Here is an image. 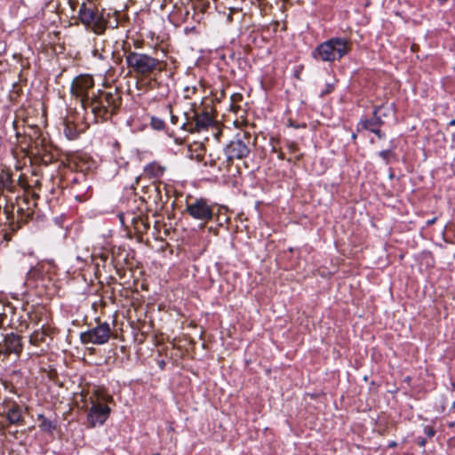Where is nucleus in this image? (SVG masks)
Returning <instances> with one entry per match:
<instances>
[{"instance_id": "1", "label": "nucleus", "mask_w": 455, "mask_h": 455, "mask_svg": "<svg viewBox=\"0 0 455 455\" xmlns=\"http://www.w3.org/2000/svg\"><path fill=\"white\" fill-rule=\"evenodd\" d=\"M89 401L91 407L87 414L88 424L91 427L103 425L111 412V409L107 403L113 402V396L102 388H96Z\"/></svg>"}, {"instance_id": "2", "label": "nucleus", "mask_w": 455, "mask_h": 455, "mask_svg": "<svg viewBox=\"0 0 455 455\" xmlns=\"http://www.w3.org/2000/svg\"><path fill=\"white\" fill-rule=\"evenodd\" d=\"M125 61L133 73L141 76L161 73L165 69L164 61L142 52H129Z\"/></svg>"}, {"instance_id": "3", "label": "nucleus", "mask_w": 455, "mask_h": 455, "mask_svg": "<svg viewBox=\"0 0 455 455\" xmlns=\"http://www.w3.org/2000/svg\"><path fill=\"white\" fill-rule=\"evenodd\" d=\"M89 108L96 118L107 119L113 115L121 105V96L116 90L109 92L98 91L88 101Z\"/></svg>"}, {"instance_id": "4", "label": "nucleus", "mask_w": 455, "mask_h": 455, "mask_svg": "<svg viewBox=\"0 0 455 455\" xmlns=\"http://www.w3.org/2000/svg\"><path fill=\"white\" fill-rule=\"evenodd\" d=\"M350 51V43L342 37H331L320 44L313 52L312 57L323 62L339 60Z\"/></svg>"}, {"instance_id": "5", "label": "nucleus", "mask_w": 455, "mask_h": 455, "mask_svg": "<svg viewBox=\"0 0 455 455\" xmlns=\"http://www.w3.org/2000/svg\"><path fill=\"white\" fill-rule=\"evenodd\" d=\"M94 87V80L91 75L84 74L76 76L70 86L72 96L79 100L83 108L87 110L89 101L92 97L89 96V91Z\"/></svg>"}, {"instance_id": "6", "label": "nucleus", "mask_w": 455, "mask_h": 455, "mask_svg": "<svg viewBox=\"0 0 455 455\" xmlns=\"http://www.w3.org/2000/svg\"><path fill=\"white\" fill-rule=\"evenodd\" d=\"M186 212L192 219L200 221L203 227L213 218V207L202 197L187 200Z\"/></svg>"}, {"instance_id": "7", "label": "nucleus", "mask_w": 455, "mask_h": 455, "mask_svg": "<svg viewBox=\"0 0 455 455\" xmlns=\"http://www.w3.org/2000/svg\"><path fill=\"white\" fill-rule=\"evenodd\" d=\"M111 335L112 331L109 323L99 322L95 327L81 332L80 340L84 345L92 344L100 346L108 343Z\"/></svg>"}, {"instance_id": "8", "label": "nucleus", "mask_w": 455, "mask_h": 455, "mask_svg": "<svg viewBox=\"0 0 455 455\" xmlns=\"http://www.w3.org/2000/svg\"><path fill=\"white\" fill-rule=\"evenodd\" d=\"M78 17L84 25L91 27L94 32L98 34L103 32L104 27L101 23V17L84 3L79 8Z\"/></svg>"}, {"instance_id": "9", "label": "nucleus", "mask_w": 455, "mask_h": 455, "mask_svg": "<svg viewBox=\"0 0 455 455\" xmlns=\"http://www.w3.org/2000/svg\"><path fill=\"white\" fill-rule=\"evenodd\" d=\"M228 161L234 159H243L249 156L250 148L248 145L241 139H235L229 142L225 149Z\"/></svg>"}, {"instance_id": "10", "label": "nucleus", "mask_w": 455, "mask_h": 455, "mask_svg": "<svg viewBox=\"0 0 455 455\" xmlns=\"http://www.w3.org/2000/svg\"><path fill=\"white\" fill-rule=\"evenodd\" d=\"M191 119L194 123L191 124V125H193L190 128L191 132H199L207 130L210 126L214 124L212 116L207 111L194 110Z\"/></svg>"}, {"instance_id": "11", "label": "nucleus", "mask_w": 455, "mask_h": 455, "mask_svg": "<svg viewBox=\"0 0 455 455\" xmlns=\"http://www.w3.org/2000/svg\"><path fill=\"white\" fill-rule=\"evenodd\" d=\"M22 351L21 339L19 335L14 333L7 334L4 337V343L0 344V352L4 354H16L20 355Z\"/></svg>"}, {"instance_id": "12", "label": "nucleus", "mask_w": 455, "mask_h": 455, "mask_svg": "<svg viewBox=\"0 0 455 455\" xmlns=\"http://www.w3.org/2000/svg\"><path fill=\"white\" fill-rule=\"evenodd\" d=\"M380 107H377L373 110V116L371 118H362L356 125L357 132L363 131H369L372 132L377 127H381L384 124L381 116L378 115Z\"/></svg>"}, {"instance_id": "13", "label": "nucleus", "mask_w": 455, "mask_h": 455, "mask_svg": "<svg viewBox=\"0 0 455 455\" xmlns=\"http://www.w3.org/2000/svg\"><path fill=\"white\" fill-rule=\"evenodd\" d=\"M166 167L157 162H152L144 167V174L149 179L158 180L163 177Z\"/></svg>"}, {"instance_id": "14", "label": "nucleus", "mask_w": 455, "mask_h": 455, "mask_svg": "<svg viewBox=\"0 0 455 455\" xmlns=\"http://www.w3.org/2000/svg\"><path fill=\"white\" fill-rule=\"evenodd\" d=\"M111 53V51L106 48L104 41H95L94 49L92 50L93 57L104 60L108 59Z\"/></svg>"}, {"instance_id": "15", "label": "nucleus", "mask_w": 455, "mask_h": 455, "mask_svg": "<svg viewBox=\"0 0 455 455\" xmlns=\"http://www.w3.org/2000/svg\"><path fill=\"white\" fill-rule=\"evenodd\" d=\"M7 419L11 424H18L21 420V411L19 406H12L7 411Z\"/></svg>"}, {"instance_id": "16", "label": "nucleus", "mask_w": 455, "mask_h": 455, "mask_svg": "<svg viewBox=\"0 0 455 455\" xmlns=\"http://www.w3.org/2000/svg\"><path fill=\"white\" fill-rule=\"evenodd\" d=\"M10 181H11L10 174L4 171H1L0 172V194L9 185Z\"/></svg>"}, {"instance_id": "17", "label": "nucleus", "mask_w": 455, "mask_h": 455, "mask_svg": "<svg viewBox=\"0 0 455 455\" xmlns=\"http://www.w3.org/2000/svg\"><path fill=\"white\" fill-rule=\"evenodd\" d=\"M45 332L44 331H35L30 336V342L36 345L39 342L44 341Z\"/></svg>"}, {"instance_id": "18", "label": "nucleus", "mask_w": 455, "mask_h": 455, "mask_svg": "<svg viewBox=\"0 0 455 455\" xmlns=\"http://www.w3.org/2000/svg\"><path fill=\"white\" fill-rule=\"evenodd\" d=\"M64 134L68 140H75L78 136V132L74 126H70L68 124H65L64 127Z\"/></svg>"}, {"instance_id": "19", "label": "nucleus", "mask_w": 455, "mask_h": 455, "mask_svg": "<svg viewBox=\"0 0 455 455\" xmlns=\"http://www.w3.org/2000/svg\"><path fill=\"white\" fill-rule=\"evenodd\" d=\"M91 187L88 186V185H84L83 186V188H81V190L76 193L75 195V198L77 200V201H84V199H86L87 197V193L89 192Z\"/></svg>"}, {"instance_id": "20", "label": "nucleus", "mask_w": 455, "mask_h": 455, "mask_svg": "<svg viewBox=\"0 0 455 455\" xmlns=\"http://www.w3.org/2000/svg\"><path fill=\"white\" fill-rule=\"evenodd\" d=\"M151 125L156 130H162L164 127V123L160 118L152 117V119H151Z\"/></svg>"}, {"instance_id": "21", "label": "nucleus", "mask_w": 455, "mask_h": 455, "mask_svg": "<svg viewBox=\"0 0 455 455\" xmlns=\"http://www.w3.org/2000/svg\"><path fill=\"white\" fill-rule=\"evenodd\" d=\"M41 417L43 418L41 427L44 430L51 431V430L54 429L55 426L53 425L52 421L44 418L43 416H41Z\"/></svg>"}, {"instance_id": "22", "label": "nucleus", "mask_w": 455, "mask_h": 455, "mask_svg": "<svg viewBox=\"0 0 455 455\" xmlns=\"http://www.w3.org/2000/svg\"><path fill=\"white\" fill-rule=\"evenodd\" d=\"M391 154L390 150H382L379 153V156L387 164L389 156Z\"/></svg>"}, {"instance_id": "23", "label": "nucleus", "mask_w": 455, "mask_h": 455, "mask_svg": "<svg viewBox=\"0 0 455 455\" xmlns=\"http://www.w3.org/2000/svg\"><path fill=\"white\" fill-rule=\"evenodd\" d=\"M332 90H333V85H332V84H326V88H325V90H324V91H323V92L320 93V96H321V97H323L324 95H326V94L330 93L331 92H332Z\"/></svg>"}, {"instance_id": "24", "label": "nucleus", "mask_w": 455, "mask_h": 455, "mask_svg": "<svg viewBox=\"0 0 455 455\" xmlns=\"http://www.w3.org/2000/svg\"><path fill=\"white\" fill-rule=\"evenodd\" d=\"M372 133L378 136L379 139L385 138V134L380 131V127H377Z\"/></svg>"}, {"instance_id": "25", "label": "nucleus", "mask_w": 455, "mask_h": 455, "mask_svg": "<svg viewBox=\"0 0 455 455\" xmlns=\"http://www.w3.org/2000/svg\"><path fill=\"white\" fill-rule=\"evenodd\" d=\"M436 220H437V218H435H435H433V219H431V220H428L427 221V226L433 225V224L436 221Z\"/></svg>"}, {"instance_id": "26", "label": "nucleus", "mask_w": 455, "mask_h": 455, "mask_svg": "<svg viewBox=\"0 0 455 455\" xmlns=\"http://www.w3.org/2000/svg\"><path fill=\"white\" fill-rule=\"evenodd\" d=\"M427 434L429 436H433L435 435V431L432 428H428Z\"/></svg>"}, {"instance_id": "27", "label": "nucleus", "mask_w": 455, "mask_h": 455, "mask_svg": "<svg viewBox=\"0 0 455 455\" xmlns=\"http://www.w3.org/2000/svg\"><path fill=\"white\" fill-rule=\"evenodd\" d=\"M177 120H178V118L176 116H172V124H176Z\"/></svg>"}, {"instance_id": "28", "label": "nucleus", "mask_w": 455, "mask_h": 455, "mask_svg": "<svg viewBox=\"0 0 455 455\" xmlns=\"http://www.w3.org/2000/svg\"><path fill=\"white\" fill-rule=\"evenodd\" d=\"M450 126H455V119H452L449 122Z\"/></svg>"}, {"instance_id": "29", "label": "nucleus", "mask_w": 455, "mask_h": 455, "mask_svg": "<svg viewBox=\"0 0 455 455\" xmlns=\"http://www.w3.org/2000/svg\"><path fill=\"white\" fill-rule=\"evenodd\" d=\"M425 443H426V441H425L424 439H421V440L419 442V444L420 446H424V445H425Z\"/></svg>"}, {"instance_id": "30", "label": "nucleus", "mask_w": 455, "mask_h": 455, "mask_svg": "<svg viewBox=\"0 0 455 455\" xmlns=\"http://www.w3.org/2000/svg\"><path fill=\"white\" fill-rule=\"evenodd\" d=\"M352 138H353V140H355L356 135L354 133V134L352 135Z\"/></svg>"}]
</instances>
